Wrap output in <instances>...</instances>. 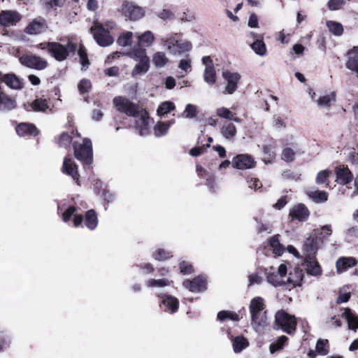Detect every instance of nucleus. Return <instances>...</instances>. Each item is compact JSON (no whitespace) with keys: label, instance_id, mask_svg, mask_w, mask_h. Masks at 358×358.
<instances>
[{"label":"nucleus","instance_id":"obj_1","mask_svg":"<svg viewBox=\"0 0 358 358\" xmlns=\"http://www.w3.org/2000/svg\"><path fill=\"white\" fill-rule=\"evenodd\" d=\"M113 104L118 111L135 118L136 127L141 136H145L148 133L149 116L145 109L123 96L115 97Z\"/></svg>","mask_w":358,"mask_h":358},{"label":"nucleus","instance_id":"obj_2","mask_svg":"<svg viewBox=\"0 0 358 358\" xmlns=\"http://www.w3.org/2000/svg\"><path fill=\"white\" fill-rule=\"evenodd\" d=\"M265 300L261 296H255L250 302V326L257 333L268 324Z\"/></svg>","mask_w":358,"mask_h":358},{"label":"nucleus","instance_id":"obj_3","mask_svg":"<svg viewBox=\"0 0 358 358\" xmlns=\"http://www.w3.org/2000/svg\"><path fill=\"white\" fill-rule=\"evenodd\" d=\"M37 47L48 50V53L59 62L64 61L70 55H74L77 45L71 41L63 45L58 42L41 43Z\"/></svg>","mask_w":358,"mask_h":358},{"label":"nucleus","instance_id":"obj_4","mask_svg":"<svg viewBox=\"0 0 358 358\" xmlns=\"http://www.w3.org/2000/svg\"><path fill=\"white\" fill-rule=\"evenodd\" d=\"M296 326V320L294 316L281 310L278 311L275 315L274 329H281L283 331L288 334H291L295 331Z\"/></svg>","mask_w":358,"mask_h":358},{"label":"nucleus","instance_id":"obj_5","mask_svg":"<svg viewBox=\"0 0 358 358\" xmlns=\"http://www.w3.org/2000/svg\"><path fill=\"white\" fill-rule=\"evenodd\" d=\"M129 54L131 57L139 61L133 69L132 75L136 76L146 73L149 69L150 61L146 55L145 49L143 48H133Z\"/></svg>","mask_w":358,"mask_h":358},{"label":"nucleus","instance_id":"obj_6","mask_svg":"<svg viewBox=\"0 0 358 358\" xmlns=\"http://www.w3.org/2000/svg\"><path fill=\"white\" fill-rule=\"evenodd\" d=\"M74 155L76 159L86 165L92 163V143L88 138L83 140V144L73 143Z\"/></svg>","mask_w":358,"mask_h":358},{"label":"nucleus","instance_id":"obj_7","mask_svg":"<svg viewBox=\"0 0 358 358\" xmlns=\"http://www.w3.org/2000/svg\"><path fill=\"white\" fill-rule=\"evenodd\" d=\"M90 31L93 34L94 38L100 46H108L114 41V38L110 35L109 31L106 30L101 24L95 23V24L91 27Z\"/></svg>","mask_w":358,"mask_h":358},{"label":"nucleus","instance_id":"obj_8","mask_svg":"<svg viewBox=\"0 0 358 358\" xmlns=\"http://www.w3.org/2000/svg\"><path fill=\"white\" fill-rule=\"evenodd\" d=\"M19 61L22 65L37 71H42L48 66V62L45 59L31 54L19 56Z\"/></svg>","mask_w":358,"mask_h":358},{"label":"nucleus","instance_id":"obj_9","mask_svg":"<svg viewBox=\"0 0 358 358\" xmlns=\"http://www.w3.org/2000/svg\"><path fill=\"white\" fill-rule=\"evenodd\" d=\"M222 78L227 83V85L223 90L224 94H232L238 89V85L241 79V76L237 72H231L229 70H224L222 73Z\"/></svg>","mask_w":358,"mask_h":358},{"label":"nucleus","instance_id":"obj_10","mask_svg":"<svg viewBox=\"0 0 358 358\" xmlns=\"http://www.w3.org/2000/svg\"><path fill=\"white\" fill-rule=\"evenodd\" d=\"M121 11L126 17L131 20H139L143 17L145 14L143 8L129 1H124L122 3Z\"/></svg>","mask_w":358,"mask_h":358},{"label":"nucleus","instance_id":"obj_11","mask_svg":"<svg viewBox=\"0 0 358 358\" xmlns=\"http://www.w3.org/2000/svg\"><path fill=\"white\" fill-rule=\"evenodd\" d=\"M287 268L285 264H280L277 272L268 273L267 280L268 283L274 287L282 286L285 287V280L287 278Z\"/></svg>","mask_w":358,"mask_h":358},{"label":"nucleus","instance_id":"obj_12","mask_svg":"<svg viewBox=\"0 0 358 358\" xmlns=\"http://www.w3.org/2000/svg\"><path fill=\"white\" fill-rule=\"evenodd\" d=\"M231 163L233 167L241 170L252 169L255 165L253 157L247 154L236 155L233 158Z\"/></svg>","mask_w":358,"mask_h":358},{"label":"nucleus","instance_id":"obj_13","mask_svg":"<svg viewBox=\"0 0 358 358\" xmlns=\"http://www.w3.org/2000/svg\"><path fill=\"white\" fill-rule=\"evenodd\" d=\"M158 297L162 299L160 306L164 311L171 314L178 311L179 301L177 298L166 294H159Z\"/></svg>","mask_w":358,"mask_h":358},{"label":"nucleus","instance_id":"obj_14","mask_svg":"<svg viewBox=\"0 0 358 358\" xmlns=\"http://www.w3.org/2000/svg\"><path fill=\"white\" fill-rule=\"evenodd\" d=\"M303 278V271L299 268H295L289 272V276L285 280V288L290 290L296 286H301Z\"/></svg>","mask_w":358,"mask_h":358},{"label":"nucleus","instance_id":"obj_15","mask_svg":"<svg viewBox=\"0 0 358 358\" xmlns=\"http://www.w3.org/2000/svg\"><path fill=\"white\" fill-rule=\"evenodd\" d=\"M21 19L16 11L3 10L0 13V24L4 27L15 25Z\"/></svg>","mask_w":358,"mask_h":358},{"label":"nucleus","instance_id":"obj_16","mask_svg":"<svg viewBox=\"0 0 358 358\" xmlns=\"http://www.w3.org/2000/svg\"><path fill=\"white\" fill-rule=\"evenodd\" d=\"M62 172L71 176V178L79 185V174L78 173L77 165L72 159L67 157L64 159Z\"/></svg>","mask_w":358,"mask_h":358},{"label":"nucleus","instance_id":"obj_17","mask_svg":"<svg viewBox=\"0 0 358 358\" xmlns=\"http://www.w3.org/2000/svg\"><path fill=\"white\" fill-rule=\"evenodd\" d=\"M183 286L192 292H199L206 289V280L204 277L198 276L192 280H185Z\"/></svg>","mask_w":358,"mask_h":358},{"label":"nucleus","instance_id":"obj_18","mask_svg":"<svg viewBox=\"0 0 358 358\" xmlns=\"http://www.w3.org/2000/svg\"><path fill=\"white\" fill-rule=\"evenodd\" d=\"M304 266H306L307 273L310 275L317 276L322 274V268L315 259V256H305Z\"/></svg>","mask_w":358,"mask_h":358},{"label":"nucleus","instance_id":"obj_19","mask_svg":"<svg viewBox=\"0 0 358 358\" xmlns=\"http://www.w3.org/2000/svg\"><path fill=\"white\" fill-rule=\"evenodd\" d=\"M309 210L307 207L302 203L294 206L289 211V215L292 220H297L301 222L306 221L309 217Z\"/></svg>","mask_w":358,"mask_h":358},{"label":"nucleus","instance_id":"obj_20","mask_svg":"<svg viewBox=\"0 0 358 358\" xmlns=\"http://www.w3.org/2000/svg\"><path fill=\"white\" fill-rule=\"evenodd\" d=\"M320 243L317 236H310L306 238L303 245V257L309 255L315 256L318 250Z\"/></svg>","mask_w":358,"mask_h":358},{"label":"nucleus","instance_id":"obj_21","mask_svg":"<svg viewBox=\"0 0 358 358\" xmlns=\"http://www.w3.org/2000/svg\"><path fill=\"white\" fill-rule=\"evenodd\" d=\"M236 127L231 122L225 121L220 127V134L229 141H234L236 136Z\"/></svg>","mask_w":358,"mask_h":358},{"label":"nucleus","instance_id":"obj_22","mask_svg":"<svg viewBox=\"0 0 358 358\" xmlns=\"http://www.w3.org/2000/svg\"><path fill=\"white\" fill-rule=\"evenodd\" d=\"M0 81L4 83L11 89L20 90L22 88L19 78L14 73L3 74L0 71Z\"/></svg>","mask_w":358,"mask_h":358},{"label":"nucleus","instance_id":"obj_23","mask_svg":"<svg viewBox=\"0 0 358 358\" xmlns=\"http://www.w3.org/2000/svg\"><path fill=\"white\" fill-rule=\"evenodd\" d=\"M348 60L346 63V67L356 73L358 76V46H355L348 52Z\"/></svg>","mask_w":358,"mask_h":358},{"label":"nucleus","instance_id":"obj_24","mask_svg":"<svg viewBox=\"0 0 358 358\" xmlns=\"http://www.w3.org/2000/svg\"><path fill=\"white\" fill-rule=\"evenodd\" d=\"M46 28L45 20L43 18L34 20L26 27L25 32L28 34H38Z\"/></svg>","mask_w":358,"mask_h":358},{"label":"nucleus","instance_id":"obj_25","mask_svg":"<svg viewBox=\"0 0 358 358\" xmlns=\"http://www.w3.org/2000/svg\"><path fill=\"white\" fill-rule=\"evenodd\" d=\"M16 132L20 136H36L38 134L37 128L29 123H20L16 127Z\"/></svg>","mask_w":358,"mask_h":358},{"label":"nucleus","instance_id":"obj_26","mask_svg":"<svg viewBox=\"0 0 358 358\" xmlns=\"http://www.w3.org/2000/svg\"><path fill=\"white\" fill-rule=\"evenodd\" d=\"M336 182L340 185H346L352 179V174L348 167L339 166L336 170Z\"/></svg>","mask_w":358,"mask_h":358},{"label":"nucleus","instance_id":"obj_27","mask_svg":"<svg viewBox=\"0 0 358 358\" xmlns=\"http://www.w3.org/2000/svg\"><path fill=\"white\" fill-rule=\"evenodd\" d=\"M356 264V259L353 257H341L336 263L337 272L339 273L345 272L349 268L355 266Z\"/></svg>","mask_w":358,"mask_h":358},{"label":"nucleus","instance_id":"obj_28","mask_svg":"<svg viewBox=\"0 0 358 358\" xmlns=\"http://www.w3.org/2000/svg\"><path fill=\"white\" fill-rule=\"evenodd\" d=\"M15 107V101L3 92L0 91V110L10 111L13 110Z\"/></svg>","mask_w":358,"mask_h":358},{"label":"nucleus","instance_id":"obj_29","mask_svg":"<svg viewBox=\"0 0 358 358\" xmlns=\"http://www.w3.org/2000/svg\"><path fill=\"white\" fill-rule=\"evenodd\" d=\"M341 317L347 320L350 329H358V316L354 314L351 309L345 308Z\"/></svg>","mask_w":358,"mask_h":358},{"label":"nucleus","instance_id":"obj_30","mask_svg":"<svg viewBox=\"0 0 358 358\" xmlns=\"http://www.w3.org/2000/svg\"><path fill=\"white\" fill-rule=\"evenodd\" d=\"M175 123V120L168 122H157L154 127L155 135L157 137L165 136L169 131V127Z\"/></svg>","mask_w":358,"mask_h":358},{"label":"nucleus","instance_id":"obj_31","mask_svg":"<svg viewBox=\"0 0 358 358\" xmlns=\"http://www.w3.org/2000/svg\"><path fill=\"white\" fill-rule=\"evenodd\" d=\"M137 39L138 45L136 48H143L145 49V47H148L152 43L154 36L151 31H146L141 36H137Z\"/></svg>","mask_w":358,"mask_h":358},{"label":"nucleus","instance_id":"obj_32","mask_svg":"<svg viewBox=\"0 0 358 358\" xmlns=\"http://www.w3.org/2000/svg\"><path fill=\"white\" fill-rule=\"evenodd\" d=\"M98 224V219L94 210H90L85 214V226L90 230H94Z\"/></svg>","mask_w":358,"mask_h":358},{"label":"nucleus","instance_id":"obj_33","mask_svg":"<svg viewBox=\"0 0 358 358\" xmlns=\"http://www.w3.org/2000/svg\"><path fill=\"white\" fill-rule=\"evenodd\" d=\"M249 345L248 340L242 336H236L232 341L233 350L236 353L241 352Z\"/></svg>","mask_w":358,"mask_h":358},{"label":"nucleus","instance_id":"obj_34","mask_svg":"<svg viewBox=\"0 0 358 358\" xmlns=\"http://www.w3.org/2000/svg\"><path fill=\"white\" fill-rule=\"evenodd\" d=\"M307 195L316 203H324L328 200V194L324 191H308Z\"/></svg>","mask_w":358,"mask_h":358},{"label":"nucleus","instance_id":"obj_35","mask_svg":"<svg viewBox=\"0 0 358 358\" xmlns=\"http://www.w3.org/2000/svg\"><path fill=\"white\" fill-rule=\"evenodd\" d=\"M252 50L259 56H264L266 53V44L262 38H256V40L250 44Z\"/></svg>","mask_w":358,"mask_h":358},{"label":"nucleus","instance_id":"obj_36","mask_svg":"<svg viewBox=\"0 0 358 358\" xmlns=\"http://www.w3.org/2000/svg\"><path fill=\"white\" fill-rule=\"evenodd\" d=\"M336 101V94L335 92H331L329 94H327L322 96H320L317 100V106L320 107L329 108L331 106L332 103Z\"/></svg>","mask_w":358,"mask_h":358},{"label":"nucleus","instance_id":"obj_37","mask_svg":"<svg viewBox=\"0 0 358 358\" xmlns=\"http://www.w3.org/2000/svg\"><path fill=\"white\" fill-rule=\"evenodd\" d=\"M178 41V34L167 36L162 39L163 45L166 48L171 54H173V52L175 51Z\"/></svg>","mask_w":358,"mask_h":358},{"label":"nucleus","instance_id":"obj_38","mask_svg":"<svg viewBox=\"0 0 358 358\" xmlns=\"http://www.w3.org/2000/svg\"><path fill=\"white\" fill-rule=\"evenodd\" d=\"M31 107L36 112H45L49 108L48 101L45 99H36L31 103Z\"/></svg>","mask_w":358,"mask_h":358},{"label":"nucleus","instance_id":"obj_39","mask_svg":"<svg viewBox=\"0 0 358 358\" xmlns=\"http://www.w3.org/2000/svg\"><path fill=\"white\" fill-rule=\"evenodd\" d=\"M327 26L329 29V31L334 36H340L343 33V27L340 22L332 20H327Z\"/></svg>","mask_w":358,"mask_h":358},{"label":"nucleus","instance_id":"obj_40","mask_svg":"<svg viewBox=\"0 0 358 358\" xmlns=\"http://www.w3.org/2000/svg\"><path fill=\"white\" fill-rule=\"evenodd\" d=\"M269 245L275 255L280 256L283 253L284 248L282 245L280 243L278 236L271 237L269 240Z\"/></svg>","mask_w":358,"mask_h":358},{"label":"nucleus","instance_id":"obj_41","mask_svg":"<svg viewBox=\"0 0 358 358\" xmlns=\"http://www.w3.org/2000/svg\"><path fill=\"white\" fill-rule=\"evenodd\" d=\"M203 79L208 85H213L216 82V72L214 66H208L205 68L203 73Z\"/></svg>","mask_w":358,"mask_h":358},{"label":"nucleus","instance_id":"obj_42","mask_svg":"<svg viewBox=\"0 0 358 358\" xmlns=\"http://www.w3.org/2000/svg\"><path fill=\"white\" fill-rule=\"evenodd\" d=\"M192 45L191 42L185 41H178L176 47L175 48V51L173 52V55L176 54H182L186 52H189L192 50Z\"/></svg>","mask_w":358,"mask_h":358},{"label":"nucleus","instance_id":"obj_43","mask_svg":"<svg viewBox=\"0 0 358 358\" xmlns=\"http://www.w3.org/2000/svg\"><path fill=\"white\" fill-rule=\"evenodd\" d=\"M175 109V105L171 101L162 103L157 108V113L159 116H163Z\"/></svg>","mask_w":358,"mask_h":358},{"label":"nucleus","instance_id":"obj_44","mask_svg":"<svg viewBox=\"0 0 358 358\" xmlns=\"http://www.w3.org/2000/svg\"><path fill=\"white\" fill-rule=\"evenodd\" d=\"M287 340L288 338L286 336H280L275 342H273L270 345L269 350L271 353H275V352L282 349Z\"/></svg>","mask_w":358,"mask_h":358},{"label":"nucleus","instance_id":"obj_45","mask_svg":"<svg viewBox=\"0 0 358 358\" xmlns=\"http://www.w3.org/2000/svg\"><path fill=\"white\" fill-rule=\"evenodd\" d=\"M197 114L198 110L196 106L188 103L186 105L185 110L180 116L185 118L192 119L195 117Z\"/></svg>","mask_w":358,"mask_h":358},{"label":"nucleus","instance_id":"obj_46","mask_svg":"<svg viewBox=\"0 0 358 358\" xmlns=\"http://www.w3.org/2000/svg\"><path fill=\"white\" fill-rule=\"evenodd\" d=\"M148 287H163L170 285V281L166 278L162 279H150L146 282Z\"/></svg>","mask_w":358,"mask_h":358},{"label":"nucleus","instance_id":"obj_47","mask_svg":"<svg viewBox=\"0 0 358 358\" xmlns=\"http://www.w3.org/2000/svg\"><path fill=\"white\" fill-rule=\"evenodd\" d=\"M169 59L165 53L162 52H156L152 57V62L156 66H164L166 64Z\"/></svg>","mask_w":358,"mask_h":358},{"label":"nucleus","instance_id":"obj_48","mask_svg":"<svg viewBox=\"0 0 358 358\" xmlns=\"http://www.w3.org/2000/svg\"><path fill=\"white\" fill-rule=\"evenodd\" d=\"M78 54L80 59V63L82 65V69L85 70L90 65V61L87 57V52L83 45L78 49Z\"/></svg>","mask_w":358,"mask_h":358},{"label":"nucleus","instance_id":"obj_49","mask_svg":"<svg viewBox=\"0 0 358 358\" xmlns=\"http://www.w3.org/2000/svg\"><path fill=\"white\" fill-rule=\"evenodd\" d=\"M329 346V341L327 339H319L317 341L315 349L316 352L320 355H327L329 353L327 349Z\"/></svg>","mask_w":358,"mask_h":358},{"label":"nucleus","instance_id":"obj_50","mask_svg":"<svg viewBox=\"0 0 358 358\" xmlns=\"http://www.w3.org/2000/svg\"><path fill=\"white\" fill-rule=\"evenodd\" d=\"M262 150L264 155V161L265 163L271 162L275 157L273 147L271 145H264L262 147Z\"/></svg>","mask_w":358,"mask_h":358},{"label":"nucleus","instance_id":"obj_51","mask_svg":"<svg viewBox=\"0 0 358 358\" xmlns=\"http://www.w3.org/2000/svg\"><path fill=\"white\" fill-rule=\"evenodd\" d=\"M152 257L156 260L165 261L170 259L172 255L170 252L159 248L153 252Z\"/></svg>","mask_w":358,"mask_h":358},{"label":"nucleus","instance_id":"obj_52","mask_svg":"<svg viewBox=\"0 0 358 358\" xmlns=\"http://www.w3.org/2000/svg\"><path fill=\"white\" fill-rule=\"evenodd\" d=\"M132 36L133 33L131 31H127L125 34L120 36L117 38V42L120 46L125 47L127 45H130L132 41Z\"/></svg>","mask_w":358,"mask_h":358},{"label":"nucleus","instance_id":"obj_53","mask_svg":"<svg viewBox=\"0 0 358 358\" xmlns=\"http://www.w3.org/2000/svg\"><path fill=\"white\" fill-rule=\"evenodd\" d=\"M331 171L328 169L320 171L316 177L315 182L317 185L324 184L328 182Z\"/></svg>","mask_w":358,"mask_h":358},{"label":"nucleus","instance_id":"obj_54","mask_svg":"<svg viewBox=\"0 0 358 358\" xmlns=\"http://www.w3.org/2000/svg\"><path fill=\"white\" fill-rule=\"evenodd\" d=\"M320 229H321V231L320 233V236H317L320 242H322L323 241H327L332 233L331 226L330 225H324V226L322 227Z\"/></svg>","mask_w":358,"mask_h":358},{"label":"nucleus","instance_id":"obj_55","mask_svg":"<svg viewBox=\"0 0 358 358\" xmlns=\"http://www.w3.org/2000/svg\"><path fill=\"white\" fill-rule=\"evenodd\" d=\"M295 153L294 150L289 148H285L281 155L282 160L287 162H292L294 160Z\"/></svg>","mask_w":358,"mask_h":358},{"label":"nucleus","instance_id":"obj_56","mask_svg":"<svg viewBox=\"0 0 358 358\" xmlns=\"http://www.w3.org/2000/svg\"><path fill=\"white\" fill-rule=\"evenodd\" d=\"M216 113L217 116L222 118L227 119L228 120H230V118H232L233 116V112H231L229 109L225 107H220L218 108L216 110Z\"/></svg>","mask_w":358,"mask_h":358},{"label":"nucleus","instance_id":"obj_57","mask_svg":"<svg viewBox=\"0 0 358 358\" xmlns=\"http://www.w3.org/2000/svg\"><path fill=\"white\" fill-rule=\"evenodd\" d=\"M72 141L71 136L67 133H63L61 134L58 143L60 147L68 148Z\"/></svg>","mask_w":358,"mask_h":358},{"label":"nucleus","instance_id":"obj_58","mask_svg":"<svg viewBox=\"0 0 358 358\" xmlns=\"http://www.w3.org/2000/svg\"><path fill=\"white\" fill-rule=\"evenodd\" d=\"M134 267L139 268L143 274L152 273L155 271L153 266L150 263L136 264Z\"/></svg>","mask_w":358,"mask_h":358},{"label":"nucleus","instance_id":"obj_59","mask_svg":"<svg viewBox=\"0 0 358 358\" xmlns=\"http://www.w3.org/2000/svg\"><path fill=\"white\" fill-rule=\"evenodd\" d=\"M351 296L350 292H345L343 289H341L338 292V296L336 299V303L340 304L348 302Z\"/></svg>","mask_w":358,"mask_h":358},{"label":"nucleus","instance_id":"obj_60","mask_svg":"<svg viewBox=\"0 0 358 358\" xmlns=\"http://www.w3.org/2000/svg\"><path fill=\"white\" fill-rule=\"evenodd\" d=\"M92 84L88 79H82L78 84V90L81 93H87L91 89Z\"/></svg>","mask_w":358,"mask_h":358},{"label":"nucleus","instance_id":"obj_61","mask_svg":"<svg viewBox=\"0 0 358 358\" xmlns=\"http://www.w3.org/2000/svg\"><path fill=\"white\" fill-rule=\"evenodd\" d=\"M345 2V0H329L327 6L330 10H337L341 8Z\"/></svg>","mask_w":358,"mask_h":358},{"label":"nucleus","instance_id":"obj_62","mask_svg":"<svg viewBox=\"0 0 358 358\" xmlns=\"http://www.w3.org/2000/svg\"><path fill=\"white\" fill-rule=\"evenodd\" d=\"M301 174L295 173L291 170H285L283 171L282 176L285 180H298L300 178Z\"/></svg>","mask_w":358,"mask_h":358},{"label":"nucleus","instance_id":"obj_63","mask_svg":"<svg viewBox=\"0 0 358 358\" xmlns=\"http://www.w3.org/2000/svg\"><path fill=\"white\" fill-rule=\"evenodd\" d=\"M178 67L186 73L191 71L192 65L190 59L185 58L181 59Z\"/></svg>","mask_w":358,"mask_h":358},{"label":"nucleus","instance_id":"obj_64","mask_svg":"<svg viewBox=\"0 0 358 358\" xmlns=\"http://www.w3.org/2000/svg\"><path fill=\"white\" fill-rule=\"evenodd\" d=\"M179 268L180 270V273H182L184 275L189 274L193 271L192 266L187 262H182L180 264Z\"/></svg>","mask_w":358,"mask_h":358}]
</instances>
